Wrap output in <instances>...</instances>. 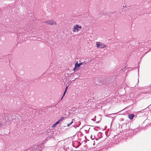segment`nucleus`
I'll return each mask as SVG.
<instances>
[{
    "mask_svg": "<svg viewBox=\"0 0 151 151\" xmlns=\"http://www.w3.org/2000/svg\"><path fill=\"white\" fill-rule=\"evenodd\" d=\"M96 45L97 47L98 48H103L106 47V45L102 42H97Z\"/></svg>",
    "mask_w": 151,
    "mask_h": 151,
    "instance_id": "nucleus-1",
    "label": "nucleus"
},
{
    "mask_svg": "<svg viewBox=\"0 0 151 151\" xmlns=\"http://www.w3.org/2000/svg\"><path fill=\"white\" fill-rule=\"evenodd\" d=\"M81 28L82 27L81 26L76 24L73 26V31L74 32H77L79 31L78 29H81Z\"/></svg>",
    "mask_w": 151,
    "mask_h": 151,
    "instance_id": "nucleus-2",
    "label": "nucleus"
},
{
    "mask_svg": "<svg viewBox=\"0 0 151 151\" xmlns=\"http://www.w3.org/2000/svg\"><path fill=\"white\" fill-rule=\"evenodd\" d=\"M45 22L46 24H50L52 25H55L56 24V22L52 20H47Z\"/></svg>",
    "mask_w": 151,
    "mask_h": 151,
    "instance_id": "nucleus-3",
    "label": "nucleus"
},
{
    "mask_svg": "<svg viewBox=\"0 0 151 151\" xmlns=\"http://www.w3.org/2000/svg\"><path fill=\"white\" fill-rule=\"evenodd\" d=\"M80 63H78V62H77L75 64V68L73 69V70L75 71L76 69H78L80 66Z\"/></svg>",
    "mask_w": 151,
    "mask_h": 151,
    "instance_id": "nucleus-4",
    "label": "nucleus"
},
{
    "mask_svg": "<svg viewBox=\"0 0 151 151\" xmlns=\"http://www.w3.org/2000/svg\"><path fill=\"white\" fill-rule=\"evenodd\" d=\"M134 116V115L133 114H131L128 115L129 118V119H132Z\"/></svg>",
    "mask_w": 151,
    "mask_h": 151,
    "instance_id": "nucleus-5",
    "label": "nucleus"
},
{
    "mask_svg": "<svg viewBox=\"0 0 151 151\" xmlns=\"http://www.w3.org/2000/svg\"><path fill=\"white\" fill-rule=\"evenodd\" d=\"M151 93V91H150V89L147 90L146 91H143V93Z\"/></svg>",
    "mask_w": 151,
    "mask_h": 151,
    "instance_id": "nucleus-6",
    "label": "nucleus"
},
{
    "mask_svg": "<svg viewBox=\"0 0 151 151\" xmlns=\"http://www.w3.org/2000/svg\"><path fill=\"white\" fill-rule=\"evenodd\" d=\"M69 85V84L68 85V86H66V88H65V91H64V93H63V97L64 96V95H65V93L67 91V89L68 88V86Z\"/></svg>",
    "mask_w": 151,
    "mask_h": 151,
    "instance_id": "nucleus-7",
    "label": "nucleus"
},
{
    "mask_svg": "<svg viewBox=\"0 0 151 151\" xmlns=\"http://www.w3.org/2000/svg\"><path fill=\"white\" fill-rule=\"evenodd\" d=\"M34 148L35 150H38L39 148L38 147V145H35L34 146Z\"/></svg>",
    "mask_w": 151,
    "mask_h": 151,
    "instance_id": "nucleus-8",
    "label": "nucleus"
},
{
    "mask_svg": "<svg viewBox=\"0 0 151 151\" xmlns=\"http://www.w3.org/2000/svg\"><path fill=\"white\" fill-rule=\"evenodd\" d=\"M64 117H62L61 118H60L59 120V122H61V121H63V120H64Z\"/></svg>",
    "mask_w": 151,
    "mask_h": 151,
    "instance_id": "nucleus-9",
    "label": "nucleus"
},
{
    "mask_svg": "<svg viewBox=\"0 0 151 151\" xmlns=\"http://www.w3.org/2000/svg\"><path fill=\"white\" fill-rule=\"evenodd\" d=\"M73 122V121H72L69 124H68L67 126H70L72 124Z\"/></svg>",
    "mask_w": 151,
    "mask_h": 151,
    "instance_id": "nucleus-10",
    "label": "nucleus"
},
{
    "mask_svg": "<svg viewBox=\"0 0 151 151\" xmlns=\"http://www.w3.org/2000/svg\"><path fill=\"white\" fill-rule=\"evenodd\" d=\"M59 123H60V122H59V121H57V122H56V123H55V124L56 125L58 124Z\"/></svg>",
    "mask_w": 151,
    "mask_h": 151,
    "instance_id": "nucleus-11",
    "label": "nucleus"
},
{
    "mask_svg": "<svg viewBox=\"0 0 151 151\" xmlns=\"http://www.w3.org/2000/svg\"><path fill=\"white\" fill-rule=\"evenodd\" d=\"M84 62H82L81 63H79L80 65H83L84 64Z\"/></svg>",
    "mask_w": 151,
    "mask_h": 151,
    "instance_id": "nucleus-12",
    "label": "nucleus"
},
{
    "mask_svg": "<svg viewBox=\"0 0 151 151\" xmlns=\"http://www.w3.org/2000/svg\"><path fill=\"white\" fill-rule=\"evenodd\" d=\"M56 125L55 124H53V125H52V127H55Z\"/></svg>",
    "mask_w": 151,
    "mask_h": 151,
    "instance_id": "nucleus-13",
    "label": "nucleus"
},
{
    "mask_svg": "<svg viewBox=\"0 0 151 151\" xmlns=\"http://www.w3.org/2000/svg\"><path fill=\"white\" fill-rule=\"evenodd\" d=\"M126 7V6H123V7Z\"/></svg>",
    "mask_w": 151,
    "mask_h": 151,
    "instance_id": "nucleus-14",
    "label": "nucleus"
},
{
    "mask_svg": "<svg viewBox=\"0 0 151 151\" xmlns=\"http://www.w3.org/2000/svg\"><path fill=\"white\" fill-rule=\"evenodd\" d=\"M0 126H1H1H1V124H0Z\"/></svg>",
    "mask_w": 151,
    "mask_h": 151,
    "instance_id": "nucleus-15",
    "label": "nucleus"
},
{
    "mask_svg": "<svg viewBox=\"0 0 151 151\" xmlns=\"http://www.w3.org/2000/svg\"><path fill=\"white\" fill-rule=\"evenodd\" d=\"M63 99V97L61 99Z\"/></svg>",
    "mask_w": 151,
    "mask_h": 151,
    "instance_id": "nucleus-16",
    "label": "nucleus"
}]
</instances>
